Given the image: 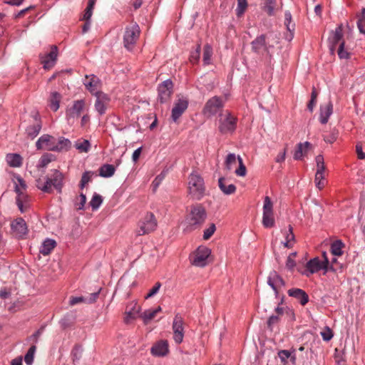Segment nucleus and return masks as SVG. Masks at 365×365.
I'll return each instance as SVG.
<instances>
[{"mask_svg":"<svg viewBox=\"0 0 365 365\" xmlns=\"http://www.w3.org/2000/svg\"><path fill=\"white\" fill-rule=\"evenodd\" d=\"M63 174L57 169L51 170V173L43 178H38L36 180L37 188L44 193L53 192V188L58 193H61L63 187Z\"/></svg>","mask_w":365,"mask_h":365,"instance_id":"1","label":"nucleus"},{"mask_svg":"<svg viewBox=\"0 0 365 365\" xmlns=\"http://www.w3.org/2000/svg\"><path fill=\"white\" fill-rule=\"evenodd\" d=\"M188 192L190 197L196 200L203 197L205 187L203 178L195 173H191L188 178Z\"/></svg>","mask_w":365,"mask_h":365,"instance_id":"2","label":"nucleus"},{"mask_svg":"<svg viewBox=\"0 0 365 365\" xmlns=\"http://www.w3.org/2000/svg\"><path fill=\"white\" fill-rule=\"evenodd\" d=\"M207 217V212L201 204L191 206L190 214L187 218L189 225L192 229H197L202 226Z\"/></svg>","mask_w":365,"mask_h":365,"instance_id":"3","label":"nucleus"},{"mask_svg":"<svg viewBox=\"0 0 365 365\" xmlns=\"http://www.w3.org/2000/svg\"><path fill=\"white\" fill-rule=\"evenodd\" d=\"M218 123V130L221 134H232L236 130L237 118L227 111L225 114H220Z\"/></svg>","mask_w":365,"mask_h":365,"instance_id":"4","label":"nucleus"},{"mask_svg":"<svg viewBox=\"0 0 365 365\" xmlns=\"http://www.w3.org/2000/svg\"><path fill=\"white\" fill-rule=\"evenodd\" d=\"M157 227V220L153 212H147L138 222L137 235L142 236L154 231Z\"/></svg>","mask_w":365,"mask_h":365,"instance_id":"5","label":"nucleus"},{"mask_svg":"<svg viewBox=\"0 0 365 365\" xmlns=\"http://www.w3.org/2000/svg\"><path fill=\"white\" fill-rule=\"evenodd\" d=\"M140 34V29L136 23L125 27L123 35V45L127 50L131 51L134 48L139 38Z\"/></svg>","mask_w":365,"mask_h":365,"instance_id":"6","label":"nucleus"},{"mask_svg":"<svg viewBox=\"0 0 365 365\" xmlns=\"http://www.w3.org/2000/svg\"><path fill=\"white\" fill-rule=\"evenodd\" d=\"M324 257V260L321 261L319 257H314L311 259L306 263V269L304 271H301L298 269V271L303 275L307 277H309L311 274L316 273L321 269L327 270L326 264H328V259L326 257L325 252L323 254Z\"/></svg>","mask_w":365,"mask_h":365,"instance_id":"7","label":"nucleus"},{"mask_svg":"<svg viewBox=\"0 0 365 365\" xmlns=\"http://www.w3.org/2000/svg\"><path fill=\"white\" fill-rule=\"evenodd\" d=\"M262 213V225L265 228H271L274 226L275 221L273 212V203L269 196L264 198Z\"/></svg>","mask_w":365,"mask_h":365,"instance_id":"8","label":"nucleus"},{"mask_svg":"<svg viewBox=\"0 0 365 365\" xmlns=\"http://www.w3.org/2000/svg\"><path fill=\"white\" fill-rule=\"evenodd\" d=\"M211 254V250L207 247L200 246L193 253L191 259L192 265L204 267L207 264V258Z\"/></svg>","mask_w":365,"mask_h":365,"instance_id":"9","label":"nucleus"},{"mask_svg":"<svg viewBox=\"0 0 365 365\" xmlns=\"http://www.w3.org/2000/svg\"><path fill=\"white\" fill-rule=\"evenodd\" d=\"M173 93V83L170 79L163 81L158 86V100L160 103H167Z\"/></svg>","mask_w":365,"mask_h":365,"instance_id":"10","label":"nucleus"},{"mask_svg":"<svg viewBox=\"0 0 365 365\" xmlns=\"http://www.w3.org/2000/svg\"><path fill=\"white\" fill-rule=\"evenodd\" d=\"M223 106L224 102L222 97L215 96L206 102L203 108V113L208 116L215 115Z\"/></svg>","mask_w":365,"mask_h":365,"instance_id":"11","label":"nucleus"},{"mask_svg":"<svg viewBox=\"0 0 365 365\" xmlns=\"http://www.w3.org/2000/svg\"><path fill=\"white\" fill-rule=\"evenodd\" d=\"M58 56V47L56 45L51 46V51L44 54H40L39 58L43 68L46 70L51 69L56 63Z\"/></svg>","mask_w":365,"mask_h":365,"instance_id":"12","label":"nucleus"},{"mask_svg":"<svg viewBox=\"0 0 365 365\" xmlns=\"http://www.w3.org/2000/svg\"><path fill=\"white\" fill-rule=\"evenodd\" d=\"M183 319L180 314H176L173 322V339L177 344H180L183 341L184 327Z\"/></svg>","mask_w":365,"mask_h":365,"instance_id":"13","label":"nucleus"},{"mask_svg":"<svg viewBox=\"0 0 365 365\" xmlns=\"http://www.w3.org/2000/svg\"><path fill=\"white\" fill-rule=\"evenodd\" d=\"M267 284L273 289L275 297L277 298L279 294L278 288L284 287L285 281L277 272L272 270L267 277Z\"/></svg>","mask_w":365,"mask_h":365,"instance_id":"14","label":"nucleus"},{"mask_svg":"<svg viewBox=\"0 0 365 365\" xmlns=\"http://www.w3.org/2000/svg\"><path fill=\"white\" fill-rule=\"evenodd\" d=\"M189 105L188 99L185 97L178 98L172 109L171 118L176 122L187 110Z\"/></svg>","mask_w":365,"mask_h":365,"instance_id":"15","label":"nucleus"},{"mask_svg":"<svg viewBox=\"0 0 365 365\" xmlns=\"http://www.w3.org/2000/svg\"><path fill=\"white\" fill-rule=\"evenodd\" d=\"M95 96L96 98L94 105L95 109L100 115H103L106 112L110 99L109 96L103 92H96Z\"/></svg>","mask_w":365,"mask_h":365,"instance_id":"16","label":"nucleus"},{"mask_svg":"<svg viewBox=\"0 0 365 365\" xmlns=\"http://www.w3.org/2000/svg\"><path fill=\"white\" fill-rule=\"evenodd\" d=\"M11 229L15 236L22 239L28 233V228L25 220L22 217H18L11 224Z\"/></svg>","mask_w":365,"mask_h":365,"instance_id":"17","label":"nucleus"},{"mask_svg":"<svg viewBox=\"0 0 365 365\" xmlns=\"http://www.w3.org/2000/svg\"><path fill=\"white\" fill-rule=\"evenodd\" d=\"M343 38V26L342 24L338 25L334 31H331V35L329 37V50L331 53H334L337 44H340Z\"/></svg>","mask_w":365,"mask_h":365,"instance_id":"18","label":"nucleus"},{"mask_svg":"<svg viewBox=\"0 0 365 365\" xmlns=\"http://www.w3.org/2000/svg\"><path fill=\"white\" fill-rule=\"evenodd\" d=\"M252 51L255 53H259L262 49L267 53V55L271 57L269 53V48L271 46H267L266 43V35L261 34L251 42Z\"/></svg>","mask_w":365,"mask_h":365,"instance_id":"19","label":"nucleus"},{"mask_svg":"<svg viewBox=\"0 0 365 365\" xmlns=\"http://www.w3.org/2000/svg\"><path fill=\"white\" fill-rule=\"evenodd\" d=\"M34 123L26 128V134L31 139L35 138L40 133L42 128V123L38 113L34 115Z\"/></svg>","mask_w":365,"mask_h":365,"instance_id":"20","label":"nucleus"},{"mask_svg":"<svg viewBox=\"0 0 365 365\" xmlns=\"http://www.w3.org/2000/svg\"><path fill=\"white\" fill-rule=\"evenodd\" d=\"M287 294L289 297L296 299L301 305L304 306L309 302V295L307 293L299 288H292L287 291Z\"/></svg>","mask_w":365,"mask_h":365,"instance_id":"21","label":"nucleus"},{"mask_svg":"<svg viewBox=\"0 0 365 365\" xmlns=\"http://www.w3.org/2000/svg\"><path fill=\"white\" fill-rule=\"evenodd\" d=\"M140 311V307L137 303H131L126 307L125 317L124 318V322L126 324H130L133 320H135L140 316L139 313Z\"/></svg>","mask_w":365,"mask_h":365,"instance_id":"22","label":"nucleus"},{"mask_svg":"<svg viewBox=\"0 0 365 365\" xmlns=\"http://www.w3.org/2000/svg\"><path fill=\"white\" fill-rule=\"evenodd\" d=\"M85 107V101L78 100L73 102V106L66 110L67 118H74L78 117Z\"/></svg>","mask_w":365,"mask_h":365,"instance_id":"23","label":"nucleus"},{"mask_svg":"<svg viewBox=\"0 0 365 365\" xmlns=\"http://www.w3.org/2000/svg\"><path fill=\"white\" fill-rule=\"evenodd\" d=\"M151 354L155 356H164L169 352L168 343L166 340H161L155 344L151 348Z\"/></svg>","mask_w":365,"mask_h":365,"instance_id":"24","label":"nucleus"},{"mask_svg":"<svg viewBox=\"0 0 365 365\" xmlns=\"http://www.w3.org/2000/svg\"><path fill=\"white\" fill-rule=\"evenodd\" d=\"M292 16L289 11H286L284 13V25L287 28L288 33L285 35V39L290 41L294 38L295 30V24H291Z\"/></svg>","mask_w":365,"mask_h":365,"instance_id":"25","label":"nucleus"},{"mask_svg":"<svg viewBox=\"0 0 365 365\" xmlns=\"http://www.w3.org/2000/svg\"><path fill=\"white\" fill-rule=\"evenodd\" d=\"M333 113V104L331 101L327 103L320 106L319 121L322 124H326Z\"/></svg>","mask_w":365,"mask_h":365,"instance_id":"26","label":"nucleus"},{"mask_svg":"<svg viewBox=\"0 0 365 365\" xmlns=\"http://www.w3.org/2000/svg\"><path fill=\"white\" fill-rule=\"evenodd\" d=\"M100 81L98 77L94 75H91V77L86 76V80L83 83L86 88L90 91L92 95L95 96L96 92H100L97 91Z\"/></svg>","mask_w":365,"mask_h":365,"instance_id":"27","label":"nucleus"},{"mask_svg":"<svg viewBox=\"0 0 365 365\" xmlns=\"http://www.w3.org/2000/svg\"><path fill=\"white\" fill-rule=\"evenodd\" d=\"M71 148V142L68 138L59 137L56 140L55 148H52L54 152L68 151Z\"/></svg>","mask_w":365,"mask_h":365,"instance_id":"28","label":"nucleus"},{"mask_svg":"<svg viewBox=\"0 0 365 365\" xmlns=\"http://www.w3.org/2000/svg\"><path fill=\"white\" fill-rule=\"evenodd\" d=\"M56 246V242L54 240L47 238L43 242L39 252L43 255L46 256L51 252Z\"/></svg>","mask_w":365,"mask_h":365,"instance_id":"29","label":"nucleus"},{"mask_svg":"<svg viewBox=\"0 0 365 365\" xmlns=\"http://www.w3.org/2000/svg\"><path fill=\"white\" fill-rule=\"evenodd\" d=\"M6 160L9 166L12 168H19L22 165V158L17 153L7 154Z\"/></svg>","mask_w":365,"mask_h":365,"instance_id":"30","label":"nucleus"},{"mask_svg":"<svg viewBox=\"0 0 365 365\" xmlns=\"http://www.w3.org/2000/svg\"><path fill=\"white\" fill-rule=\"evenodd\" d=\"M61 100V95L58 92L54 91L51 93L49 98V107L53 111L56 112L58 110Z\"/></svg>","mask_w":365,"mask_h":365,"instance_id":"31","label":"nucleus"},{"mask_svg":"<svg viewBox=\"0 0 365 365\" xmlns=\"http://www.w3.org/2000/svg\"><path fill=\"white\" fill-rule=\"evenodd\" d=\"M225 178L222 177L218 180V186L221 191L225 195H231L235 192L236 186L234 184L226 185L225 183Z\"/></svg>","mask_w":365,"mask_h":365,"instance_id":"32","label":"nucleus"},{"mask_svg":"<svg viewBox=\"0 0 365 365\" xmlns=\"http://www.w3.org/2000/svg\"><path fill=\"white\" fill-rule=\"evenodd\" d=\"M344 247V244L341 240H337L331 244L330 251L334 256H341L343 255L342 249Z\"/></svg>","mask_w":365,"mask_h":365,"instance_id":"33","label":"nucleus"},{"mask_svg":"<svg viewBox=\"0 0 365 365\" xmlns=\"http://www.w3.org/2000/svg\"><path fill=\"white\" fill-rule=\"evenodd\" d=\"M115 171L114 165L110 164H104L99 169V175L103 178L112 177Z\"/></svg>","mask_w":365,"mask_h":365,"instance_id":"34","label":"nucleus"},{"mask_svg":"<svg viewBox=\"0 0 365 365\" xmlns=\"http://www.w3.org/2000/svg\"><path fill=\"white\" fill-rule=\"evenodd\" d=\"M310 145L309 142H305L304 143H299L297 144L296 150L294 153V159L296 160H299L302 159L303 157V150L304 148H308Z\"/></svg>","mask_w":365,"mask_h":365,"instance_id":"35","label":"nucleus"},{"mask_svg":"<svg viewBox=\"0 0 365 365\" xmlns=\"http://www.w3.org/2000/svg\"><path fill=\"white\" fill-rule=\"evenodd\" d=\"M274 311L277 313V315H279V317H280L285 313L288 316L290 317L292 321L295 320V315H294V311L292 309H289L288 307H282L277 306L275 308Z\"/></svg>","mask_w":365,"mask_h":365,"instance_id":"36","label":"nucleus"},{"mask_svg":"<svg viewBox=\"0 0 365 365\" xmlns=\"http://www.w3.org/2000/svg\"><path fill=\"white\" fill-rule=\"evenodd\" d=\"M212 55V48L210 45L206 44L204 46L202 61L204 65H209L211 63V57Z\"/></svg>","mask_w":365,"mask_h":365,"instance_id":"37","label":"nucleus"},{"mask_svg":"<svg viewBox=\"0 0 365 365\" xmlns=\"http://www.w3.org/2000/svg\"><path fill=\"white\" fill-rule=\"evenodd\" d=\"M42 138H44L46 141H43L46 150L53 151L52 148H55V143L56 138L48 134H44L42 135Z\"/></svg>","mask_w":365,"mask_h":365,"instance_id":"38","label":"nucleus"},{"mask_svg":"<svg viewBox=\"0 0 365 365\" xmlns=\"http://www.w3.org/2000/svg\"><path fill=\"white\" fill-rule=\"evenodd\" d=\"M237 162H238L237 157L235 155V153L228 154L225 162V168L227 170H231L232 169L233 165H235L237 164Z\"/></svg>","mask_w":365,"mask_h":365,"instance_id":"39","label":"nucleus"},{"mask_svg":"<svg viewBox=\"0 0 365 365\" xmlns=\"http://www.w3.org/2000/svg\"><path fill=\"white\" fill-rule=\"evenodd\" d=\"M357 26L360 33L365 34V8L361 9L360 14H357Z\"/></svg>","mask_w":365,"mask_h":365,"instance_id":"40","label":"nucleus"},{"mask_svg":"<svg viewBox=\"0 0 365 365\" xmlns=\"http://www.w3.org/2000/svg\"><path fill=\"white\" fill-rule=\"evenodd\" d=\"M74 322V317L73 314H67L60 320L59 323L63 329H66L71 327Z\"/></svg>","mask_w":365,"mask_h":365,"instance_id":"41","label":"nucleus"},{"mask_svg":"<svg viewBox=\"0 0 365 365\" xmlns=\"http://www.w3.org/2000/svg\"><path fill=\"white\" fill-rule=\"evenodd\" d=\"M103 202V197L101 195L97 193H94L91 200L90 201V205L93 210H96L99 208Z\"/></svg>","mask_w":365,"mask_h":365,"instance_id":"42","label":"nucleus"},{"mask_svg":"<svg viewBox=\"0 0 365 365\" xmlns=\"http://www.w3.org/2000/svg\"><path fill=\"white\" fill-rule=\"evenodd\" d=\"M36 350V345H32L24 356V361L27 365H31L34 362V354Z\"/></svg>","mask_w":365,"mask_h":365,"instance_id":"43","label":"nucleus"},{"mask_svg":"<svg viewBox=\"0 0 365 365\" xmlns=\"http://www.w3.org/2000/svg\"><path fill=\"white\" fill-rule=\"evenodd\" d=\"M96 0H88L87 7L84 11L82 19H91L94 9Z\"/></svg>","mask_w":365,"mask_h":365,"instance_id":"44","label":"nucleus"},{"mask_svg":"<svg viewBox=\"0 0 365 365\" xmlns=\"http://www.w3.org/2000/svg\"><path fill=\"white\" fill-rule=\"evenodd\" d=\"M54 160V155L51 153H44L40 158L38 165L39 168L46 167L49 163Z\"/></svg>","mask_w":365,"mask_h":365,"instance_id":"45","label":"nucleus"},{"mask_svg":"<svg viewBox=\"0 0 365 365\" xmlns=\"http://www.w3.org/2000/svg\"><path fill=\"white\" fill-rule=\"evenodd\" d=\"M75 147L80 152L87 153L90 150L91 143L88 140H83L81 142H76Z\"/></svg>","mask_w":365,"mask_h":365,"instance_id":"46","label":"nucleus"},{"mask_svg":"<svg viewBox=\"0 0 365 365\" xmlns=\"http://www.w3.org/2000/svg\"><path fill=\"white\" fill-rule=\"evenodd\" d=\"M201 46L197 43L195 51H191L190 55V61L192 63H197L200 60Z\"/></svg>","mask_w":365,"mask_h":365,"instance_id":"47","label":"nucleus"},{"mask_svg":"<svg viewBox=\"0 0 365 365\" xmlns=\"http://www.w3.org/2000/svg\"><path fill=\"white\" fill-rule=\"evenodd\" d=\"M82 353V346L78 344L75 345L71 351L73 362L78 361L81 359Z\"/></svg>","mask_w":365,"mask_h":365,"instance_id":"48","label":"nucleus"},{"mask_svg":"<svg viewBox=\"0 0 365 365\" xmlns=\"http://www.w3.org/2000/svg\"><path fill=\"white\" fill-rule=\"evenodd\" d=\"M276 4V0H265L263 9L267 13L269 16L274 15V9Z\"/></svg>","mask_w":365,"mask_h":365,"instance_id":"49","label":"nucleus"},{"mask_svg":"<svg viewBox=\"0 0 365 365\" xmlns=\"http://www.w3.org/2000/svg\"><path fill=\"white\" fill-rule=\"evenodd\" d=\"M237 161L239 163V168L235 170V173L237 176L244 177L246 175L247 169L243 163L242 158L240 155L237 156Z\"/></svg>","mask_w":365,"mask_h":365,"instance_id":"50","label":"nucleus"},{"mask_svg":"<svg viewBox=\"0 0 365 365\" xmlns=\"http://www.w3.org/2000/svg\"><path fill=\"white\" fill-rule=\"evenodd\" d=\"M155 317V312H153V310H152V309L145 310L142 314H140L139 316V317L143 319V322L145 324H148Z\"/></svg>","mask_w":365,"mask_h":365,"instance_id":"51","label":"nucleus"},{"mask_svg":"<svg viewBox=\"0 0 365 365\" xmlns=\"http://www.w3.org/2000/svg\"><path fill=\"white\" fill-rule=\"evenodd\" d=\"M247 7V0H237V7L236 9V14L237 16H242Z\"/></svg>","mask_w":365,"mask_h":365,"instance_id":"52","label":"nucleus"},{"mask_svg":"<svg viewBox=\"0 0 365 365\" xmlns=\"http://www.w3.org/2000/svg\"><path fill=\"white\" fill-rule=\"evenodd\" d=\"M345 43L344 41H341L339 44L337 54L341 59H348L350 56V53L344 49Z\"/></svg>","mask_w":365,"mask_h":365,"instance_id":"53","label":"nucleus"},{"mask_svg":"<svg viewBox=\"0 0 365 365\" xmlns=\"http://www.w3.org/2000/svg\"><path fill=\"white\" fill-rule=\"evenodd\" d=\"M279 320H280V317H279V315H272V316H270L268 318L267 322V326L268 329H269L270 331H272L273 330V326L274 324H278Z\"/></svg>","mask_w":365,"mask_h":365,"instance_id":"54","label":"nucleus"},{"mask_svg":"<svg viewBox=\"0 0 365 365\" xmlns=\"http://www.w3.org/2000/svg\"><path fill=\"white\" fill-rule=\"evenodd\" d=\"M216 230V226L214 223L210 225L209 227L204 230L203 239L209 240Z\"/></svg>","mask_w":365,"mask_h":365,"instance_id":"55","label":"nucleus"},{"mask_svg":"<svg viewBox=\"0 0 365 365\" xmlns=\"http://www.w3.org/2000/svg\"><path fill=\"white\" fill-rule=\"evenodd\" d=\"M338 137V131L336 130H332L329 135H324V140L326 143H333Z\"/></svg>","mask_w":365,"mask_h":365,"instance_id":"56","label":"nucleus"},{"mask_svg":"<svg viewBox=\"0 0 365 365\" xmlns=\"http://www.w3.org/2000/svg\"><path fill=\"white\" fill-rule=\"evenodd\" d=\"M278 356L284 364L287 363V359L291 356V351L289 350H280L278 351Z\"/></svg>","mask_w":365,"mask_h":365,"instance_id":"57","label":"nucleus"},{"mask_svg":"<svg viewBox=\"0 0 365 365\" xmlns=\"http://www.w3.org/2000/svg\"><path fill=\"white\" fill-rule=\"evenodd\" d=\"M314 181L316 187L319 190H322L325 185L324 175H321L319 173L315 174Z\"/></svg>","mask_w":365,"mask_h":365,"instance_id":"58","label":"nucleus"},{"mask_svg":"<svg viewBox=\"0 0 365 365\" xmlns=\"http://www.w3.org/2000/svg\"><path fill=\"white\" fill-rule=\"evenodd\" d=\"M321 336L324 341H329L332 339L334 334L332 330L329 327H326L325 331L321 332Z\"/></svg>","mask_w":365,"mask_h":365,"instance_id":"59","label":"nucleus"},{"mask_svg":"<svg viewBox=\"0 0 365 365\" xmlns=\"http://www.w3.org/2000/svg\"><path fill=\"white\" fill-rule=\"evenodd\" d=\"M161 287V283L158 282L155 284V285L153 286V287L149 291V292L147 294V295L145 296V299H148V298H150L152 297H153L155 294L158 293V292L159 291L160 288Z\"/></svg>","mask_w":365,"mask_h":365,"instance_id":"60","label":"nucleus"},{"mask_svg":"<svg viewBox=\"0 0 365 365\" xmlns=\"http://www.w3.org/2000/svg\"><path fill=\"white\" fill-rule=\"evenodd\" d=\"M81 302H86V298L83 297H72L69 300V304L71 306H73Z\"/></svg>","mask_w":365,"mask_h":365,"instance_id":"61","label":"nucleus"},{"mask_svg":"<svg viewBox=\"0 0 365 365\" xmlns=\"http://www.w3.org/2000/svg\"><path fill=\"white\" fill-rule=\"evenodd\" d=\"M79 197L81 199L80 202L77 203L76 205V209L81 210L84 209V206L86 202V196L85 194L81 193Z\"/></svg>","mask_w":365,"mask_h":365,"instance_id":"62","label":"nucleus"},{"mask_svg":"<svg viewBox=\"0 0 365 365\" xmlns=\"http://www.w3.org/2000/svg\"><path fill=\"white\" fill-rule=\"evenodd\" d=\"M164 178V175L163 173L158 175L155 180H153L152 185L153 187V190L155 191L159 185L160 184L161 181Z\"/></svg>","mask_w":365,"mask_h":365,"instance_id":"63","label":"nucleus"},{"mask_svg":"<svg viewBox=\"0 0 365 365\" xmlns=\"http://www.w3.org/2000/svg\"><path fill=\"white\" fill-rule=\"evenodd\" d=\"M356 152L359 159L363 160L365 158V153L363 152L362 146L361 145L357 144L356 145Z\"/></svg>","mask_w":365,"mask_h":365,"instance_id":"64","label":"nucleus"}]
</instances>
